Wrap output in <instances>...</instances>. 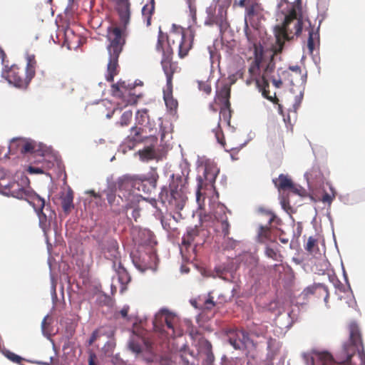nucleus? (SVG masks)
<instances>
[{
	"label": "nucleus",
	"instance_id": "f257e3e1",
	"mask_svg": "<svg viewBox=\"0 0 365 365\" xmlns=\"http://www.w3.org/2000/svg\"><path fill=\"white\" fill-rule=\"evenodd\" d=\"M158 174L154 170L146 174H126L118 179V197L123 202H127V206L132 207L148 197L142 196L137 191L150 193L157 187Z\"/></svg>",
	"mask_w": 365,
	"mask_h": 365
},
{
	"label": "nucleus",
	"instance_id": "f03ea898",
	"mask_svg": "<svg viewBox=\"0 0 365 365\" xmlns=\"http://www.w3.org/2000/svg\"><path fill=\"white\" fill-rule=\"evenodd\" d=\"M283 17L280 24L274 27V35L275 37V46L274 49L275 52L282 53L286 41H291L293 36H289L292 30L289 29V24L297 20L294 25L295 35L299 36L303 29V19L302 15V6L296 4H289L287 11H280Z\"/></svg>",
	"mask_w": 365,
	"mask_h": 365
},
{
	"label": "nucleus",
	"instance_id": "7ed1b4c3",
	"mask_svg": "<svg viewBox=\"0 0 365 365\" xmlns=\"http://www.w3.org/2000/svg\"><path fill=\"white\" fill-rule=\"evenodd\" d=\"M123 33V29L118 26H108L107 29L106 38L109 41V44L106 47L108 54V62L106 79L108 82L113 81L118 66V58L125 43V39L122 38Z\"/></svg>",
	"mask_w": 365,
	"mask_h": 365
},
{
	"label": "nucleus",
	"instance_id": "20e7f679",
	"mask_svg": "<svg viewBox=\"0 0 365 365\" xmlns=\"http://www.w3.org/2000/svg\"><path fill=\"white\" fill-rule=\"evenodd\" d=\"M349 339L350 341L349 343H345L343 345V351L341 352L343 356L338 363H349L357 350L361 358L362 365H365V353L364 352V349L362 348L361 352L358 348V345H361L362 346V342L359 329L356 322H351L349 325Z\"/></svg>",
	"mask_w": 365,
	"mask_h": 365
},
{
	"label": "nucleus",
	"instance_id": "39448f33",
	"mask_svg": "<svg viewBox=\"0 0 365 365\" xmlns=\"http://www.w3.org/2000/svg\"><path fill=\"white\" fill-rule=\"evenodd\" d=\"M159 197L163 203L167 201L170 208L178 212V216L182 218L180 211L183 210L187 200V191H168L167 185H163Z\"/></svg>",
	"mask_w": 365,
	"mask_h": 365
},
{
	"label": "nucleus",
	"instance_id": "423d86ee",
	"mask_svg": "<svg viewBox=\"0 0 365 365\" xmlns=\"http://www.w3.org/2000/svg\"><path fill=\"white\" fill-rule=\"evenodd\" d=\"M306 365H335L333 356L328 351L303 353Z\"/></svg>",
	"mask_w": 365,
	"mask_h": 365
},
{
	"label": "nucleus",
	"instance_id": "0eeeda50",
	"mask_svg": "<svg viewBox=\"0 0 365 365\" xmlns=\"http://www.w3.org/2000/svg\"><path fill=\"white\" fill-rule=\"evenodd\" d=\"M188 172L181 171L180 173L170 175L168 187V191H187Z\"/></svg>",
	"mask_w": 365,
	"mask_h": 365
},
{
	"label": "nucleus",
	"instance_id": "6e6552de",
	"mask_svg": "<svg viewBox=\"0 0 365 365\" xmlns=\"http://www.w3.org/2000/svg\"><path fill=\"white\" fill-rule=\"evenodd\" d=\"M200 354L205 355V362L206 365H212L215 361V356L212 352V346L210 341L201 336L196 344Z\"/></svg>",
	"mask_w": 365,
	"mask_h": 365
},
{
	"label": "nucleus",
	"instance_id": "1a4fd4ad",
	"mask_svg": "<svg viewBox=\"0 0 365 365\" xmlns=\"http://www.w3.org/2000/svg\"><path fill=\"white\" fill-rule=\"evenodd\" d=\"M117 10L123 29H125L130 22V11L129 0H116Z\"/></svg>",
	"mask_w": 365,
	"mask_h": 365
},
{
	"label": "nucleus",
	"instance_id": "9d476101",
	"mask_svg": "<svg viewBox=\"0 0 365 365\" xmlns=\"http://www.w3.org/2000/svg\"><path fill=\"white\" fill-rule=\"evenodd\" d=\"M106 257L110 260H115L120 257V252L118 251V244L114 239H110L106 241L104 247ZM113 267H115V262H113Z\"/></svg>",
	"mask_w": 365,
	"mask_h": 365
},
{
	"label": "nucleus",
	"instance_id": "9b49d317",
	"mask_svg": "<svg viewBox=\"0 0 365 365\" xmlns=\"http://www.w3.org/2000/svg\"><path fill=\"white\" fill-rule=\"evenodd\" d=\"M34 199H37L41 202V206L38 208H36L35 204L34 203L33 208L34 209V211L36 212L38 217V223L40 227H41L43 230H44L46 223L47 221V217L46 215L43 212V210L45 207L46 202L45 199L42 197H41L38 194H37L35 192V195H32L31 197H29V200H31L33 202Z\"/></svg>",
	"mask_w": 365,
	"mask_h": 365
},
{
	"label": "nucleus",
	"instance_id": "f8f14e48",
	"mask_svg": "<svg viewBox=\"0 0 365 365\" xmlns=\"http://www.w3.org/2000/svg\"><path fill=\"white\" fill-rule=\"evenodd\" d=\"M219 95L223 98L224 108L220 110V115H223L225 120L230 122L231 117L230 106V103L229 98L230 97V89L229 87L225 86L220 91Z\"/></svg>",
	"mask_w": 365,
	"mask_h": 365
},
{
	"label": "nucleus",
	"instance_id": "ddd939ff",
	"mask_svg": "<svg viewBox=\"0 0 365 365\" xmlns=\"http://www.w3.org/2000/svg\"><path fill=\"white\" fill-rule=\"evenodd\" d=\"M267 353L264 361V365H273V360L278 354L279 349V344L274 339H269L267 341Z\"/></svg>",
	"mask_w": 365,
	"mask_h": 365
},
{
	"label": "nucleus",
	"instance_id": "4468645a",
	"mask_svg": "<svg viewBox=\"0 0 365 365\" xmlns=\"http://www.w3.org/2000/svg\"><path fill=\"white\" fill-rule=\"evenodd\" d=\"M160 63L166 76V87L170 88V85H172L173 71L171 68V58L168 54L165 53V52H163Z\"/></svg>",
	"mask_w": 365,
	"mask_h": 365
},
{
	"label": "nucleus",
	"instance_id": "2eb2a0df",
	"mask_svg": "<svg viewBox=\"0 0 365 365\" xmlns=\"http://www.w3.org/2000/svg\"><path fill=\"white\" fill-rule=\"evenodd\" d=\"M256 86L258 88L259 91L261 92L262 96L267 98V100L271 101L272 96L269 95V83L264 75L261 76L259 78H256L255 80Z\"/></svg>",
	"mask_w": 365,
	"mask_h": 365
},
{
	"label": "nucleus",
	"instance_id": "dca6fc26",
	"mask_svg": "<svg viewBox=\"0 0 365 365\" xmlns=\"http://www.w3.org/2000/svg\"><path fill=\"white\" fill-rule=\"evenodd\" d=\"M36 60L34 55L26 56V81L29 84L35 76Z\"/></svg>",
	"mask_w": 365,
	"mask_h": 365
},
{
	"label": "nucleus",
	"instance_id": "f3484780",
	"mask_svg": "<svg viewBox=\"0 0 365 365\" xmlns=\"http://www.w3.org/2000/svg\"><path fill=\"white\" fill-rule=\"evenodd\" d=\"M219 170L210 165H206L203 172V178L205 184L209 183L212 187L214 185Z\"/></svg>",
	"mask_w": 365,
	"mask_h": 365
},
{
	"label": "nucleus",
	"instance_id": "a211bd4d",
	"mask_svg": "<svg viewBox=\"0 0 365 365\" xmlns=\"http://www.w3.org/2000/svg\"><path fill=\"white\" fill-rule=\"evenodd\" d=\"M273 182L279 190H287L293 187V182L291 178L284 174H280L278 178L273 179Z\"/></svg>",
	"mask_w": 365,
	"mask_h": 365
},
{
	"label": "nucleus",
	"instance_id": "6ab92c4d",
	"mask_svg": "<svg viewBox=\"0 0 365 365\" xmlns=\"http://www.w3.org/2000/svg\"><path fill=\"white\" fill-rule=\"evenodd\" d=\"M172 92L173 85H170V88L166 87V89L163 90V99L166 107L170 110L176 108L178 106V101L173 98Z\"/></svg>",
	"mask_w": 365,
	"mask_h": 365
},
{
	"label": "nucleus",
	"instance_id": "aec40b11",
	"mask_svg": "<svg viewBox=\"0 0 365 365\" xmlns=\"http://www.w3.org/2000/svg\"><path fill=\"white\" fill-rule=\"evenodd\" d=\"M115 272L118 274V281L122 285L127 284L130 282L131 277L120 262H118Z\"/></svg>",
	"mask_w": 365,
	"mask_h": 365
},
{
	"label": "nucleus",
	"instance_id": "412c9836",
	"mask_svg": "<svg viewBox=\"0 0 365 365\" xmlns=\"http://www.w3.org/2000/svg\"><path fill=\"white\" fill-rule=\"evenodd\" d=\"M220 209L222 210V214H219L215 215V218L221 222V228L222 232L225 237L227 236L230 233V224L228 222L227 217L225 215V210L226 207L225 206H221Z\"/></svg>",
	"mask_w": 365,
	"mask_h": 365
},
{
	"label": "nucleus",
	"instance_id": "4be33fe9",
	"mask_svg": "<svg viewBox=\"0 0 365 365\" xmlns=\"http://www.w3.org/2000/svg\"><path fill=\"white\" fill-rule=\"evenodd\" d=\"M138 154L139 155L140 159L144 162L154 159L156 155L155 150L152 146H147L143 150H139Z\"/></svg>",
	"mask_w": 365,
	"mask_h": 365
},
{
	"label": "nucleus",
	"instance_id": "5701e85b",
	"mask_svg": "<svg viewBox=\"0 0 365 365\" xmlns=\"http://www.w3.org/2000/svg\"><path fill=\"white\" fill-rule=\"evenodd\" d=\"M322 21V19L319 20V25H318L317 29V32L315 34H314L312 30L309 32V37H308V39H307V47H308L309 52L311 54L314 51V45H315L314 44V35H315V36L317 37V38L318 40L319 39V27H320Z\"/></svg>",
	"mask_w": 365,
	"mask_h": 365
},
{
	"label": "nucleus",
	"instance_id": "b1692460",
	"mask_svg": "<svg viewBox=\"0 0 365 365\" xmlns=\"http://www.w3.org/2000/svg\"><path fill=\"white\" fill-rule=\"evenodd\" d=\"M73 192L71 190L68 191L66 196L62 199V207L64 212L69 211L71 208L73 207Z\"/></svg>",
	"mask_w": 365,
	"mask_h": 365
},
{
	"label": "nucleus",
	"instance_id": "393cba45",
	"mask_svg": "<svg viewBox=\"0 0 365 365\" xmlns=\"http://www.w3.org/2000/svg\"><path fill=\"white\" fill-rule=\"evenodd\" d=\"M1 353L9 360L11 361L12 362L19 364H20L21 362L24 360V359L21 356L17 355L15 353L9 351L8 349H2Z\"/></svg>",
	"mask_w": 365,
	"mask_h": 365
},
{
	"label": "nucleus",
	"instance_id": "a878e982",
	"mask_svg": "<svg viewBox=\"0 0 365 365\" xmlns=\"http://www.w3.org/2000/svg\"><path fill=\"white\" fill-rule=\"evenodd\" d=\"M96 302L100 305H105L108 307H111L113 305V300L111 297L106 293H100L97 296Z\"/></svg>",
	"mask_w": 365,
	"mask_h": 365
},
{
	"label": "nucleus",
	"instance_id": "bb28decb",
	"mask_svg": "<svg viewBox=\"0 0 365 365\" xmlns=\"http://www.w3.org/2000/svg\"><path fill=\"white\" fill-rule=\"evenodd\" d=\"M228 342L236 350L244 349V342L239 340L237 335L236 336H230Z\"/></svg>",
	"mask_w": 365,
	"mask_h": 365
},
{
	"label": "nucleus",
	"instance_id": "cd10ccee",
	"mask_svg": "<svg viewBox=\"0 0 365 365\" xmlns=\"http://www.w3.org/2000/svg\"><path fill=\"white\" fill-rule=\"evenodd\" d=\"M274 46H275V43L272 45L273 54L271 56L269 63L267 64V66H266V67L264 68V73L267 74V75H268L269 73H271L272 72H273L274 68H275V63L274 61V56L275 54L279 53L278 52H275V51L274 49Z\"/></svg>",
	"mask_w": 365,
	"mask_h": 365
},
{
	"label": "nucleus",
	"instance_id": "c85d7f7f",
	"mask_svg": "<svg viewBox=\"0 0 365 365\" xmlns=\"http://www.w3.org/2000/svg\"><path fill=\"white\" fill-rule=\"evenodd\" d=\"M132 115H133V113L131 110L125 111L122 114V115L120 117V120L118 123L123 127L128 125L131 118H132Z\"/></svg>",
	"mask_w": 365,
	"mask_h": 365
},
{
	"label": "nucleus",
	"instance_id": "c756f323",
	"mask_svg": "<svg viewBox=\"0 0 365 365\" xmlns=\"http://www.w3.org/2000/svg\"><path fill=\"white\" fill-rule=\"evenodd\" d=\"M27 81L25 80V85H24L23 80L21 77L17 76H14L13 78L11 79V86H13L15 88H26L29 84H26Z\"/></svg>",
	"mask_w": 365,
	"mask_h": 365
},
{
	"label": "nucleus",
	"instance_id": "7c9ffc66",
	"mask_svg": "<svg viewBox=\"0 0 365 365\" xmlns=\"http://www.w3.org/2000/svg\"><path fill=\"white\" fill-rule=\"evenodd\" d=\"M130 208H133L131 215L135 222L138 221V219L140 217V208L138 205V204H135L132 207H128L127 203L125 205V210H128Z\"/></svg>",
	"mask_w": 365,
	"mask_h": 365
},
{
	"label": "nucleus",
	"instance_id": "2f4dec72",
	"mask_svg": "<svg viewBox=\"0 0 365 365\" xmlns=\"http://www.w3.org/2000/svg\"><path fill=\"white\" fill-rule=\"evenodd\" d=\"M214 21H220L223 20H227V11L224 9L223 6H219L217 9V14L216 16H214Z\"/></svg>",
	"mask_w": 365,
	"mask_h": 365
},
{
	"label": "nucleus",
	"instance_id": "473e14b6",
	"mask_svg": "<svg viewBox=\"0 0 365 365\" xmlns=\"http://www.w3.org/2000/svg\"><path fill=\"white\" fill-rule=\"evenodd\" d=\"M215 24L218 26L220 31V35L221 36L227 31L230 27V24L227 20H223L220 21L215 22Z\"/></svg>",
	"mask_w": 365,
	"mask_h": 365
},
{
	"label": "nucleus",
	"instance_id": "72a5a7b5",
	"mask_svg": "<svg viewBox=\"0 0 365 365\" xmlns=\"http://www.w3.org/2000/svg\"><path fill=\"white\" fill-rule=\"evenodd\" d=\"M197 190H196V200L197 202L200 201L201 196H202V193L201 192V189L204 186V182L202 177L198 175L197 177Z\"/></svg>",
	"mask_w": 365,
	"mask_h": 365
},
{
	"label": "nucleus",
	"instance_id": "f704fd0d",
	"mask_svg": "<svg viewBox=\"0 0 365 365\" xmlns=\"http://www.w3.org/2000/svg\"><path fill=\"white\" fill-rule=\"evenodd\" d=\"M269 229L267 226H264L262 225H259L258 227L257 231V238L259 241H261L262 238L267 237L269 233Z\"/></svg>",
	"mask_w": 365,
	"mask_h": 365
},
{
	"label": "nucleus",
	"instance_id": "c9c22d12",
	"mask_svg": "<svg viewBox=\"0 0 365 365\" xmlns=\"http://www.w3.org/2000/svg\"><path fill=\"white\" fill-rule=\"evenodd\" d=\"M34 143V141L33 140L27 141L22 148L21 153L25 154L34 153L35 151V146L33 144Z\"/></svg>",
	"mask_w": 365,
	"mask_h": 365
},
{
	"label": "nucleus",
	"instance_id": "e433bc0d",
	"mask_svg": "<svg viewBox=\"0 0 365 365\" xmlns=\"http://www.w3.org/2000/svg\"><path fill=\"white\" fill-rule=\"evenodd\" d=\"M155 215L156 217H158L160 219L162 227H163L164 230H168L169 229H170L169 224L165 220L163 213L160 210H157L156 214Z\"/></svg>",
	"mask_w": 365,
	"mask_h": 365
},
{
	"label": "nucleus",
	"instance_id": "4c0bfd02",
	"mask_svg": "<svg viewBox=\"0 0 365 365\" xmlns=\"http://www.w3.org/2000/svg\"><path fill=\"white\" fill-rule=\"evenodd\" d=\"M303 96H304V91H302L299 92V95H297L294 97V105H293L294 113H296L297 110L300 106L301 103H302V99H303Z\"/></svg>",
	"mask_w": 365,
	"mask_h": 365
},
{
	"label": "nucleus",
	"instance_id": "58836bf2",
	"mask_svg": "<svg viewBox=\"0 0 365 365\" xmlns=\"http://www.w3.org/2000/svg\"><path fill=\"white\" fill-rule=\"evenodd\" d=\"M128 348L132 352L135 354H140L142 351L141 346L134 341L128 342Z\"/></svg>",
	"mask_w": 365,
	"mask_h": 365
},
{
	"label": "nucleus",
	"instance_id": "ea45409f",
	"mask_svg": "<svg viewBox=\"0 0 365 365\" xmlns=\"http://www.w3.org/2000/svg\"><path fill=\"white\" fill-rule=\"evenodd\" d=\"M130 130L132 135V139L135 141L139 140L138 136L140 135L141 128L133 126L130 128Z\"/></svg>",
	"mask_w": 365,
	"mask_h": 365
},
{
	"label": "nucleus",
	"instance_id": "a19ab883",
	"mask_svg": "<svg viewBox=\"0 0 365 365\" xmlns=\"http://www.w3.org/2000/svg\"><path fill=\"white\" fill-rule=\"evenodd\" d=\"M239 338V340L242 341L244 342V349L246 347V344L248 341H250V337L247 332L242 331L239 334H237Z\"/></svg>",
	"mask_w": 365,
	"mask_h": 365
},
{
	"label": "nucleus",
	"instance_id": "79ce46f5",
	"mask_svg": "<svg viewBox=\"0 0 365 365\" xmlns=\"http://www.w3.org/2000/svg\"><path fill=\"white\" fill-rule=\"evenodd\" d=\"M27 171L29 172V174H31V175L43 174L44 173L43 170L42 168H38V167L31 166V165L28 167Z\"/></svg>",
	"mask_w": 365,
	"mask_h": 365
},
{
	"label": "nucleus",
	"instance_id": "37998d69",
	"mask_svg": "<svg viewBox=\"0 0 365 365\" xmlns=\"http://www.w3.org/2000/svg\"><path fill=\"white\" fill-rule=\"evenodd\" d=\"M294 193L299 195V196H304L305 195L306 190L301 186L295 187L293 185L292 187H290V189Z\"/></svg>",
	"mask_w": 365,
	"mask_h": 365
},
{
	"label": "nucleus",
	"instance_id": "c03bdc74",
	"mask_svg": "<svg viewBox=\"0 0 365 365\" xmlns=\"http://www.w3.org/2000/svg\"><path fill=\"white\" fill-rule=\"evenodd\" d=\"M265 255L273 259H277V253L271 247H267L265 249Z\"/></svg>",
	"mask_w": 365,
	"mask_h": 365
},
{
	"label": "nucleus",
	"instance_id": "a18cd8bd",
	"mask_svg": "<svg viewBox=\"0 0 365 365\" xmlns=\"http://www.w3.org/2000/svg\"><path fill=\"white\" fill-rule=\"evenodd\" d=\"M206 12L208 15V19L205 21V24L207 26H212L213 24H215L214 21V16L211 14L210 8H207L206 9Z\"/></svg>",
	"mask_w": 365,
	"mask_h": 365
},
{
	"label": "nucleus",
	"instance_id": "49530a36",
	"mask_svg": "<svg viewBox=\"0 0 365 365\" xmlns=\"http://www.w3.org/2000/svg\"><path fill=\"white\" fill-rule=\"evenodd\" d=\"M315 243H316V240L312 236L309 237L308 238L307 245L305 247L306 250H307L308 252H312L313 247L315 245Z\"/></svg>",
	"mask_w": 365,
	"mask_h": 365
},
{
	"label": "nucleus",
	"instance_id": "de8ad7c7",
	"mask_svg": "<svg viewBox=\"0 0 365 365\" xmlns=\"http://www.w3.org/2000/svg\"><path fill=\"white\" fill-rule=\"evenodd\" d=\"M255 14V9L253 4H252L250 6L246 8L245 18L247 19V16L248 17L253 16Z\"/></svg>",
	"mask_w": 365,
	"mask_h": 365
},
{
	"label": "nucleus",
	"instance_id": "09e8293b",
	"mask_svg": "<svg viewBox=\"0 0 365 365\" xmlns=\"http://www.w3.org/2000/svg\"><path fill=\"white\" fill-rule=\"evenodd\" d=\"M314 292H315V287H313L312 285H311V286L306 287L303 290V292H302V295H303L305 297L310 294H314Z\"/></svg>",
	"mask_w": 365,
	"mask_h": 365
},
{
	"label": "nucleus",
	"instance_id": "8fccbe9b",
	"mask_svg": "<svg viewBox=\"0 0 365 365\" xmlns=\"http://www.w3.org/2000/svg\"><path fill=\"white\" fill-rule=\"evenodd\" d=\"M215 271L217 274V276L220 279L226 281L227 279L223 276L224 274L227 272V269L221 267H215Z\"/></svg>",
	"mask_w": 365,
	"mask_h": 365
},
{
	"label": "nucleus",
	"instance_id": "3c124183",
	"mask_svg": "<svg viewBox=\"0 0 365 365\" xmlns=\"http://www.w3.org/2000/svg\"><path fill=\"white\" fill-rule=\"evenodd\" d=\"M10 71V68L8 69H2L1 73V77L4 78L9 84H11V78L9 76V72Z\"/></svg>",
	"mask_w": 365,
	"mask_h": 365
},
{
	"label": "nucleus",
	"instance_id": "603ef678",
	"mask_svg": "<svg viewBox=\"0 0 365 365\" xmlns=\"http://www.w3.org/2000/svg\"><path fill=\"white\" fill-rule=\"evenodd\" d=\"M280 204L283 210H284L287 212H289V210L291 209V206L289 205V202L288 200L285 198H282L280 200Z\"/></svg>",
	"mask_w": 365,
	"mask_h": 365
},
{
	"label": "nucleus",
	"instance_id": "864d4df0",
	"mask_svg": "<svg viewBox=\"0 0 365 365\" xmlns=\"http://www.w3.org/2000/svg\"><path fill=\"white\" fill-rule=\"evenodd\" d=\"M51 295L53 302L54 303L57 300V294H56V284L52 282L51 287Z\"/></svg>",
	"mask_w": 365,
	"mask_h": 365
},
{
	"label": "nucleus",
	"instance_id": "5fc2aeb1",
	"mask_svg": "<svg viewBox=\"0 0 365 365\" xmlns=\"http://www.w3.org/2000/svg\"><path fill=\"white\" fill-rule=\"evenodd\" d=\"M187 234L190 237L193 238L195 236H196L197 235V227H195L187 228Z\"/></svg>",
	"mask_w": 365,
	"mask_h": 365
},
{
	"label": "nucleus",
	"instance_id": "6e6d98bb",
	"mask_svg": "<svg viewBox=\"0 0 365 365\" xmlns=\"http://www.w3.org/2000/svg\"><path fill=\"white\" fill-rule=\"evenodd\" d=\"M96 359V354L93 351H90L88 356V365H96L95 363Z\"/></svg>",
	"mask_w": 365,
	"mask_h": 365
},
{
	"label": "nucleus",
	"instance_id": "4d7b16f0",
	"mask_svg": "<svg viewBox=\"0 0 365 365\" xmlns=\"http://www.w3.org/2000/svg\"><path fill=\"white\" fill-rule=\"evenodd\" d=\"M129 306L128 305H124L123 307L120 309V314L123 318H126L128 316V313L129 311Z\"/></svg>",
	"mask_w": 365,
	"mask_h": 365
},
{
	"label": "nucleus",
	"instance_id": "13d9d810",
	"mask_svg": "<svg viewBox=\"0 0 365 365\" xmlns=\"http://www.w3.org/2000/svg\"><path fill=\"white\" fill-rule=\"evenodd\" d=\"M97 336H98L97 331H93V333L91 334V335L88 341V344L91 345L96 340Z\"/></svg>",
	"mask_w": 365,
	"mask_h": 365
},
{
	"label": "nucleus",
	"instance_id": "bf43d9fd",
	"mask_svg": "<svg viewBox=\"0 0 365 365\" xmlns=\"http://www.w3.org/2000/svg\"><path fill=\"white\" fill-rule=\"evenodd\" d=\"M333 200V197L328 193H325L322 197V201L331 204Z\"/></svg>",
	"mask_w": 365,
	"mask_h": 365
},
{
	"label": "nucleus",
	"instance_id": "052dcab7",
	"mask_svg": "<svg viewBox=\"0 0 365 365\" xmlns=\"http://www.w3.org/2000/svg\"><path fill=\"white\" fill-rule=\"evenodd\" d=\"M156 50L158 51H162L163 53V52H165V51L163 48V41H162V39L160 38V36L158 37Z\"/></svg>",
	"mask_w": 365,
	"mask_h": 365
},
{
	"label": "nucleus",
	"instance_id": "680f3d73",
	"mask_svg": "<svg viewBox=\"0 0 365 365\" xmlns=\"http://www.w3.org/2000/svg\"><path fill=\"white\" fill-rule=\"evenodd\" d=\"M48 317V314H46L42 322H41V331H42V334L43 335H46V331H45V329H46V319Z\"/></svg>",
	"mask_w": 365,
	"mask_h": 365
},
{
	"label": "nucleus",
	"instance_id": "e2e57ef3",
	"mask_svg": "<svg viewBox=\"0 0 365 365\" xmlns=\"http://www.w3.org/2000/svg\"><path fill=\"white\" fill-rule=\"evenodd\" d=\"M244 32L248 40H250V34H249V26L247 23V19L245 18V26H244Z\"/></svg>",
	"mask_w": 365,
	"mask_h": 365
},
{
	"label": "nucleus",
	"instance_id": "0e129e2a",
	"mask_svg": "<svg viewBox=\"0 0 365 365\" xmlns=\"http://www.w3.org/2000/svg\"><path fill=\"white\" fill-rule=\"evenodd\" d=\"M165 323L167 327L170 329H172L173 331V333H175L174 325L173 324V322L170 319H168L167 318L165 319Z\"/></svg>",
	"mask_w": 365,
	"mask_h": 365
},
{
	"label": "nucleus",
	"instance_id": "69168bd1",
	"mask_svg": "<svg viewBox=\"0 0 365 365\" xmlns=\"http://www.w3.org/2000/svg\"><path fill=\"white\" fill-rule=\"evenodd\" d=\"M312 286H313V287H315V290H316L317 288H321V289H323V291H324V292L329 291V290H328V287H327L325 284H322V283H315V284H314Z\"/></svg>",
	"mask_w": 365,
	"mask_h": 365
},
{
	"label": "nucleus",
	"instance_id": "338daca9",
	"mask_svg": "<svg viewBox=\"0 0 365 365\" xmlns=\"http://www.w3.org/2000/svg\"><path fill=\"white\" fill-rule=\"evenodd\" d=\"M289 69L293 72L299 73V74H302V70L300 67L297 65L296 66H289Z\"/></svg>",
	"mask_w": 365,
	"mask_h": 365
},
{
	"label": "nucleus",
	"instance_id": "774afa93",
	"mask_svg": "<svg viewBox=\"0 0 365 365\" xmlns=\"http://www.w3.org/2000/svg\"><path fill=\"white\" fill-rule=\"evenodd\" d=\"M189 335L192 339H195L197 336L200 335V332L197 329H192L190 331Z\"/></svg>",
	"mask_w": 365,
	"mask_h": 365
}]
</instances>
